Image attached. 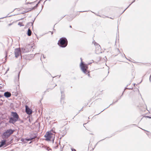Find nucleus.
<instances>
[{
	"label": "nucleus",
	"mask_w": 151,
	"mask_h": 151,
	"mask_svg": "<svg viewBox=\"0 0 151 151\" xmlns=\"http://www.w3.org/2000/svg\"><path fill=\"white\" fill-rule=\"evenodd\" d=\"M105 109H104V110H103L102 111H101L100 113H99V114H100L101 112H102L103 111H104Z\"/></svg>",
	"instance_id": "nucleus-33"
},
{
	"label": "nucleus",
	"mask_w": 151,
	"mask_h": 151,
	"mask_svg": "<svg viewBox=\"0 0 151 151\" xmlns=\"http://www.w3.org/2000/svg\"><path fill=\"white\" fill-rule=\"evenodd\" d=\"M7 55H6V56H5V58L6 57H7Z\"/></svg>",
	"instance_id": "nucleus-38"
},
{
	"label": "nucleus",
	"mask_w": 151,
	"mask_h": 151,
	"mask_svg": "<svg viewBox=\"0 0 151 151\" xmlns=\"http://www.w3.org/2000/svg\"><path fill=\"white\" fill-rule=\"evenodd\" d=\"M37 137V136L36 135H35L33 137H30V138H26L25 139V140L29 141L33 139H35Z\"/></svg>",
	"instance_id": "nucleus-11"
},
{
	"label": "nucleus",
	"mask_w": 151,
	"mask_h": 151,
	"mask_svg": "<svg viewBox=\"0 0 151 151\" xmlns=\"http://www.w3.org/2000/svg\"><path fill=\"white\" fill-rule=\"evenodd\" d=\"M148 117H149V118H151L150 117H149V116H148Z\"/></svg>",
	"instance_id": "nucleus-41"
},
{
	"label": "nucleus",
	"mask_w": 151,
	"mask_h": 151,
	"mask_svg": "<svg viewBox=\"0 0 151 151\" xmlns=\"http://www.w3.org/2000/svg\"><path fill=\"white\" fill-rule=\"evenodd\" d=\"M11 93L8 91L5 92L4 94V96L6 98H9L11 96Z\"/></svg>",
	"instance_id": "nucleus-10"
},
{
	"label": "nucleus",
	"mask_w": 151,
	"mask_h": 151,
	"mask_svg": "<svg viewBox=\"0 0 151 151\" xmlns=\"http://www.w3.org/2000/svg\"><path fill=\"white\" fill-rule=\"evenodd\" d=\"M40 2V1H39L38 3L37 4H36V5L34 7H33V8H31V9L30 10H31L32 9H35L38 6V4H39Z\"/></svg>",
	"instance_id": "nucleus-15"
},
{
	"label": "nucleus",
	"mask_w": 151,
	"mask_h": 151,
	"mask_svg": "<svg viewBox=\"0 0 151 151\" xmlns=\"http://www.w3.org/2000/svg\"><path fill=\"white\" fill-rule=\"evenodd\" d=\"M3 96L0 94V98L2 97Z\"/></svg>",
	"instance_id": "nucleus-31"
},
{
	"label": "nucleus",
	"mask_w": 151,
	"mask_h": 151,
	"mask_svg": "<svg viewBox=\"0 0 151 151\" xmlns=\"http://www.w3.org/2000/svg\"><path fill=\"white\" fill-rule=\"evenodd\" d=\"M54 137L55 135L50 132H47L44 135V137L46 138V140L47 141L50 140L52 138V139L53 142H54Z\"/></svg>",
	"instance_id": "nucleus-4"
},
{
	"label": "nucleus",
	"mask_w": 151,
	"mask_h": 151,
	"mask_svg": "<svg viewBox=\"0 0 151 151\" xmlns=\"http://www.w3.org/2000/svg\"><path fill=\"white\" fill-rule=\"evenodd\" d=\"M58 147V145H57L55 147V148H57Z\"/></svg>",
	"instance_id": "nucleus-32"
},
{
	"label": "nucleus",
	"mask_w": 151,
	"mask_h": 151,
	"mask_svg": "<svg viewBox=\"0 0 151 151\" xmlns=\"http://www.w3.org/2000/svg\"><path fill=\"white\" fill-rule=\"evenodd\" d=\"M116 51H117L118 53H119L120 52L119 50V49H116Z\"/></svg>",
	"instance_id": "nucleus-24"
},
{
	"label": "nucleus",
	"mask_w": 151,
	"mask_h": 151,
	"mask_svg": "<svg viewBox=\"0 0 151 151\" xmlns=\"http://www.w3.org/2000/svg\"><path fill=\"white\" fill-rule=\"evenodd\" d=\"M82 109H83V108H82L80 110V111H81V110H82Z\"/></svg>",
	"instance_id": "nucleus-39"
},
{
	"label": "nucleus",
	"mask_w": 151,
	"mask_h": 151,
	"mask_svg": "<svg viewBox=\"0 0 151 151\" xmlns=\"http://www.w3.org/2000/svg\"><path fill=\"white\" fill-rule=\"evenodd\" d=\"M50 32H51V34H53V32L50 31Z\"/></svg>",
	"instance_id": "nucleus-34"
},
{
	"label": "nucleus",
	"mask_w": 151,
	"mask_h": 151,
	"mask_svg": "<svg viewBox=\"0 0 151 151\" xmlns=\"http://www.w3.org/2000/svg\"><path fill=\"white\" fill-rule=\"evenodd\" d=\"M35 2V1H34V2H30V3H29V2H27V4H34Z\"/></svg>",
	"instance_id": "nucleus-25"
},
{
	"label": "nucleus",
	"mask_w": 151,
	"mask_h": 151,
	"mask_svg": "<svg viewBox=\"0 0 151 151\" xmlns=\"http://www.w3.org/2000/svg\"><path fill=\"white\" fill-rule=\"evenodd\" d=\"M18 25H19L20 27L23 26H24V25H22V23L19 22L18 24Z\"/></svg>",
	"instance_id": "nucleus-16"
},
{
	"label": "nucleus",
	"mask_w": 151,
	"mask_h": 151,
	"mask_svg": "<svg viewBox=\"0 0 151 151\" xmlns=\"http://www.w3.org/2000/svg\"><path fill=\"white\" fill-rule=\"evenodd\" d=\"M72 151H76V150L74 149H71Z\"/></svg>",
	"instance_id": "nucleus-28"
},
{
	"label": "nucleus",
	"mask_w": 151,
	"mask_h": 151,
	"mask_svg": "<svg viewBox=\"0 0 151 151\" xmlns=\"http://www.w3.org/2000/svg\"><path fill=\"white\" fill-rule=\"evenodd\" d=\"M61 93L62 94V95H61V99L60 102L61 103L63 104V103H64V101L63 100L64 98V96L63 95V92L62 91H61Z\"/></svg>",
	"instance_id": "nucleus-12"
},
{
	"label": "nucleus",
	"mask_w": 151,
	"mask_h": 151,
	"mask_svg": "<svg viewBox=\"0 0 151 151\" xmlns=\"http://www.w3.org/2000/svg\"><path fill=\"white\" fill-rule=\"evenodd\" d=\"M96 15H97V16H99V15L98 14H96Z\"/></svg>",
	"instance_id": "nucleus-40"
},
{
	"label": "nucleus",
	"mask_w": 151,
	"mask_h": 151,
	"mask_svg": "<svg viewBox=\"0 0 151 151\" xmlns=\"http://www.w3.org/2000/svg\"><path fill=\"white\" fill-rule=\"evenodd\" d=\"M46 150L48 151H49L50 150H51V149L49 148V147H47L46 148Z\"/></svg>",
	"instance_id": "nucleus-22"
},
{
	"label": "nucleus",
	"mask_w": 151,
	"mask_h": 151,
	"mask_svg": "<svg viewBox=\"0 0 151 151\" xmlns=\"http://www.w3.org/2000/svg\"><path fill=\"white\" fill-rule=\"evenodd\" d=\"M81 63L80 64V67L81 70L85 74H87L88 76H90L89 72L87 70L88 68V65L85 64L82 61L81 58H80Z\"/></svg>",
	"instance_id": "nucleus-1"
},
{
	"label": "nucleus",
	"mask_w": 151,
	"mask_h": 151,
	"mask_svg": "<svg viewBox=\"0 0 151 151\" xmlns=\"http://www.w3.org/2000/svg\"><path fill=\"white\" fill-rule=\"evenodd\" d=\"M70 28H71V27H72V26H71V25H70Z\"/></svg>",
	"instance_id": "nucleus-37"
},
{
	"label": "nucleus",
	"mask_w": 151,
	"mask_h": 151,
	"mask_svg": "<svg viewBox=\"0 0 151 151\" xmlns=\"http://www.w3.org/2000/svg\"><path fill=\"white\" fill-rule=\"evenodd\" d=\"M18 79H19V74H18Z\"/></svg>",
	"instance_id": "nucleus-35"
},
{
	"label": "nucleus",
	"mask_w": 151,
	"mask_h": 151,
	"mask_svg": "<svg viewBox=\"0 0 151 151\" xmlns=\"http://www.w3.org/2000/svg\"><path fill=\"white\" fill-rule=\"evenodd\" d=\"M14 53L15 57L16 58H17L21 54V51L20 49L16 48L15 50Z\"/></svg>",
	"instance_id": "nucleus-5"
},
{
	"label": "nucleus",
	"mask_w": 151,
	"mask_h": 151,
	"mask_svg": "<svg viewBox=\"0 0 151 151\" xmlns=\"http://www.w3.org/2000/svg\"><path fill=\"white\" fill-rule=\"evenodd\" d=\"M93 43L94 44V45L96 47V51L97 50L99 51L100 50L101 47L100 45L97 43L96 42H95V41L94 40L93 42Z\"/></svg>",
	"instance_id": "nucleus-6"
},
{
	"label": "nucleus",
	"mask_w": 151,
	"mask_h": 151,
	"mask_svg": "<svg viewBox=\"0 0 151 151\" xmlns=\"http://www.w3.org/2000/svg\"><path fill=\"white\" fill-rule=\"evenodd\" d=\"M24 140H25V139H23V138H22L21 139V141H22V142H24Z\"/></svg>",
	"instance_id": "nucleus-27"
},
{
	"label": "nucleus",
	"mask_w": 151,
	"mask_h": 151,
	"mask_svg": "<svg viewBox=\"0 0 151 151\" xmlns=\"http://www.w3.org/2000/svg\"><path fill=\"white\" fill-rule=\"evenodd\" d=\"M56 86H57V85H56V84H55V86H54L53 87V88H51V89H53V88H54V87H55Z\"/></svg>",
	"instance_id": "nucleus-30"
},
{
	"label": "nucleus",
	"mask_w": 151,
	"mask_h": 151,
	"mask_svg": "<svg viewBox=\"0 0 151 151\" xmlns=\"http://www.w3.org/2000/svg\"><path fill=\"white\" fill-rule=\"evenodd\" d=\"M12 115L14 118L18 120L19 119V116L17 114L16 112H12Z\"/></svg>",
	"instance_id": "nucleus-9"
},
{
	"label": "nucleus",
	"mask_w": 151,
	"mask_h": 151,
	"mask_svg": "<svg viewBox=\"0 0 151 151\" xmlns=\"http://www.w3.org/2000/svg\"><path fill=\"white\" fill-rule=\"evenodd\" d=\"M99 16L100 17H102L103 18H105L106 17H107L106 16H104V15H99Z\"/></svg>",
	"instance_id": "nucleus-19"
},
{
	"label": "nucleus",
	"mask_w": 151,
	"mask_h": 151,
	"mask_svg": "<svg viewBox=\"0 0 151 151\" xmlns=\"http://www.w3.org/2000/svg\"><path fill=\"white\" fill-rule=\"evenodd\" d=\"M14 130L10 129L7 130L4 132L2 135V137L3 139H7L10 135L13 134L14 132Z\"/></svg>",
	"instance_id": "nucleus-3"
},
{
	"label": "nucleus",
	"mask_w": 151,
	"mask_h": 151,
	"mask_svg": "<svg viewBox=\"0 0 151 151\" xmlns=\"http://www.w3.org/2000/svg\"><path fill=\"white\" fill-rule=\"evenodd\" d=\"M135 1V0H134V1H133V2H132L131 3V4H130L129 5V6H128V7L127 8H126V9L124 10V11L123 12H124V11H125V10H126V9H127V8H128V7H129V6L130 5H131V4H132L134 2V1Z\"/></svg>",
	"instance_id": "nucleus-21"
},
{
	"label": "nucleus",
	"mask_w": 151,
	"mask_h": 151,
	"mask_svg": "<svg viewBox=\"0 0 151 151\" xmlns=\"http://www.w3.org/2000/svg\"><path fill=\"white\" fill-rule=\"evenodd\" d=\"M32 34V31L30 29V28H29L28 29V31L27 32V35L28 36H30Z\"/></svg>",
	"instance_id": "nucleus-14"
},
{
	"label": "nucleus",
	"mask_w": 151,
	"mask_h": 151,
	"mask_svg": "<svg viewBox=\"0 0 151 151\" xmlns=\"http://www.w3.org/2000/svg\"><path fill=\"white\" fill-rule=\"evenodd\" d=\"M10 17V16H9V17ZM8 17L7 16H6L5 17L0 18V19H4V18H6V17Z\"/></svg>",
	"instance_id": "nucleus-26"
},
{
	"label": "nucleus",
	"mask_w": 151,
	"mask_h": 151,
	"mask_svg": "<svg viewBox=\"0 0 151 151\" xmlns=\"http://www.w3.org/2000/svg\"><path fill=\"white\" fill-rule=\"evenodd\" d=\"M132 89V88H129L126 87L125 88L124 90H125L126 89ZM124 91L123 92H124ZM123 93H122V95H123Z\"/></svg>",
	"instance_id": "nucleus-23"
},
{
	"label": "nucleus",
	"mask_w": 151,
	"mask_h": 151,
	"mask_svg": "<svg viewBox=\"0 0 151 151\" xmlns=\"http://www.w3.org/2000/svg\"><path fill=\"white\" fill-rule=\"evenodd\" d=\"M58 45L62 47H65L68 44V41L65 37H62L60 38L58 42Z\"/></svg>",
	"instance_id": "nucleus-2"
},
{
	"label": "nucleus",
	"mask_w": 151,
	"mask_h": 151,
	"mask_svg": "<svg viewBox=\"0 0 151 151\" xmlns=\"http://www.w3.org/2000/svg\"><path fill=\"white\" fill-rule=\"evenodd\" d=\"M142 106L143 108H144L145 109L147 107L146 105L144 104L142 106Z\"/></svg>",
	"instance_id": "nucleus-18"
},
{
	"label": "nucleus",
	"mask_w": 151,
	"mask_h": 151,
	"mask_svg": "<svg viewBox=\"0 0 151 151\" xmlns=\"http://www.w3.org/2000/svg\"><path fill=\"white\" fill-rule=\"evenodd\" d=\"M18 120V119H16L15 118H14L13 117H11L9 119V122L10 123L14 124Z\"/></svg>",
	"instance_id": "nucleus-7"
},
{
	"label": "nucleus",
	"mask_w": 151,
	"mask_h": 151,
	"mask_svg": "<svg viewBox=\"0 0 151 151\" xmlns=\"http://www.w3.org/2000/svg\"><path fill=\"white\" fill-rule=\"evenodd\" d=\"M85 11H81L80 12H85ZM85 12H86V11H85Z\"/></svg>",
	"instance_id": "nucleus-36"
},
{
	"label": "nucleus",
	"mask_w": 151,
	"mask_h": 151,
	"mask_svg": "<svg viewBox=\"0 0 151 151\" xmlns=\"http://www.w3.org/2000/svg\"><path fill=\"white\" fill-rule=\"evenodd\" d=\"M6 140H3L1 141L0 145V147H1L6 144Z\"/></svg>",
	"instance_id": "nucleus-13"
},
{
	"label": "nucleus",
	"mask_w": 151,
	"mask_h": 151,
	"mask_svg": "<svg viewBox=\"0 0 151 151\" xmlns=\"http://www.w3.org/2000/svg\"><path fill=\"white\" fill-rule=\"evenodd\" d=\"M117 101H118V100H116V101H113V103H112V104H111L109 106H111V105H113V104H115V103H116V102Z\"/></svg>",
	"instance_id": "nucleus-17"
},
{
	"label": "nucleus",
	"mask_w": 151,
	"mask_h": 151,
	"mask_svg": "<svg viewBox=\"0 0 151 151\" xmlns=\"http://www.w3.org/2000/svg\"><path fill=\"white\" fill-rule=\"evenodd\" d=\"M42 56H43V57L44 58H45V56H44V55L43 54H42V55L41 57Z\"/></svg>",
	"instance_id": "nucleus-29"
},
{
	"label": "nucleus",
	"mask_w": 151,
	"mask_h": 151,
	"mask_svg": "<svg viewBox=\"0 0 151 151\" xmlns=\"http://www.w3.org/2000/svg\"><path fill=\"white\" fill-rule=\"evenodd\" d=\"M25 111L26 113L28 114H30L32 113V110L28 107V106L26 105L25 106Z\"/></svg>",
	"instance_id": "nucleus-8"
},
{
	"label": "nucleus",
	"mask_w": 151,
	"mask_h": 151,
	"mask_svg": "<svg viewBox=\"0 0 151 151\" xmlns=\"http://www.w3.org/2000/svg\"><path fill=\"white\" fill-rule=\"evenodd\" d=\"M110 18H111V19H113V18H111V17H110Z\"/></svg>",
	"instance_id": "nucleus-42"
},
{
	"label": "nucleus",
	"mask_w": 151,
	"mask_h": 151,
	"mask_svg": "<svg viewBox=\"0 0 151 151\" xmlns=\"http://www.w3.org/2000/svg\"><path fill=\"white\" fill-rule=\"evenodd\" d=\"M33 22H30L29 23V24H31V26H32V28H33Z\"/></svg>",
	"instance_id": "nucleus-20"
}]
</instances>
